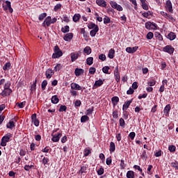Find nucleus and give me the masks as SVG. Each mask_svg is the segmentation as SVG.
<instances>
[{
    "label": "nucleus",
    "instance_id": "42",
    "mask_svg": "<svg viewBox=\"0 0 178 178\" xmlns=\"http://www.w3.org/2000/svg\"><path fill=\"white\" fill-rule=\"evenodd\" d=\"M60 69H62V65L60 63L57 64L54 67L55 72H59Z\"/></svg>",
    "mask_w": 178,
    "mask_h": 178
},
{
    "label": "nucleus",
    "instance_id": "54",
    "mask_svg": "<svg viewBox=\"0 0 178 178\" xmlns=\"http://www.w3.org/2000/svg\"><path fill=\"white\" fill-rule=\"evenodd\" d=\"M61 8H62V4L60 3L56 4L54 7L55 12H56V10H58V9H60Z\"/></svg>",
    "mask_w": 178,
    "mask_h": 178
},
{
    "label": "nucleus",
    "instance_id": "22",
    "mask_svg": "<svg viewBox=\"0 0 178 178\" xmlns=\"http://www.w3.org/2000/svg\"><path fill=\"white\" fill-rule=\"evenodd\" d=\"M154 37H156V40H159V41H163V37L159 33V32H156L154 33Z\"/></svg>",
    "mask_w": 178,
    "mask_h": 178
},
{
    "label": "nucleus",
    "instance_id": "32",
    "mask_svg": "<svg viewBox=\"0 0 178 178\" xmlns=\"http://www.w3.org/2000/svg\"><path fill=\"white\" fill-rule=\"evenodd\" d=\"M47 85H48V81H47V80H44L42 82L41 87H42V90H43V91L45 90V88H47Z\"/></svg>",
    "mask_w": 178,
    "mask_h": 178
},
{
    "label": "nucleus",
    "instance_id": "37",
    "mask_svg": "<svg viewBox=\"0 0 178 178\" xmlns=\"http://www.w3.org/2000/svg\"><path fill=\"white\" fill-rule=\"evenodd\" d=\"M170 111V104H168L165 106L164 108V113H169Z\"/></svg>",
    "mask_w": 178,
    "mask_h": 178
},
{
    "label": "nucleus",
    "instance_id": "39",
    "mask_svg": "<svg viewBox=\"0 0 178 178\" xmlns=\"http://www.w3.org/2000/svg\"><path fill=\"white\" fill-rule=\"evenodd\" d=\"M67 107L66 106L61 105L59 108V112H66Z\"/></svg>",
    "mask_w": 178,
    "mask_h": 178
},
{
    "label": "nucleus",
    "instance_id": "11",
    "mask_svg": "<svg viewBox=\"0 0 178 178\" xmlns=\"http://www.w3.org/2000/svg\"><path fill=\"white\" fill-rule=\"evenodd\" d=\"M13 92L12 89H3V90L0 93L1 97H8L10 95V93Z\"/></svg>",
    "mask_w": 178,
    "mask_h": 178
},
{
    "label": "nucleus",
    "instance_id": "34",
    "mask_svg": "<svg viewBox=\"0 0 178 178\" xmlns=\"http://www.w3.org/2000/svg\"><path fill=\"white\" fill-rule=\"evenodd\" d=\"M83 52L87 55H90V54H91V47H85V49H83Z\"/></svg>",
    "mask_w": 178,
    "mask_h": 178
},
{
    "label": "nucleus",
    "instance_id": "43",
    "mask_svg": "<svg viewBox=\"0 0 178 178\" xmlns=\"http://www.w3.org/2000/svg\"><path fill=\"white\" fill-rule=\"evenodd\" d=\"M168 149L170 152H175L176 151V146L175 145H170L168 147Z\"/></svg>",
    "mask_w": 178,
    "mask_h": 178
},
{
    "label": "nucleus",
    "instance_id": "9",
    "mask_svg": "<svg viewBox=\"0 0 178 178\" xmlns=\"http://www.w3.org/2000/svg\"><path fill=\"white\" fill-rule=\"evenodd\" d=\"M114 76H115L117 83H119V81H120V73H119V67L118 66L115 67V69L114 70Z\"/></svg>",
    "mask_w": 178,
    "mask_h": 178
},
{
    "label": "nucleus",
    "instance_id": "48",
    "mask_svg": "<svg viewBox=\"0 0 178 178\" xmlns=\"http://www.w3.org/2000/svg\"><path fill=\"white\" fill-rule=\"evenodd\" d=\"M52 22V18L50 16H48L44 21L43 22V23H51Z\"/></svg>",
    "mask_w": 178,
    "mask_h": 178
},
{
    "label": "nucleus",
    "instance_id": "27",
    "mask_svg": "<svg viewBox=\"0 0 178 178\" xmlns=\"http://www.w3.org/2000/svg\"><path fill=\"white\" fill-rule=\"evenodd\" d=\"M52 104H58L59 102V98H58L57 95H54L51 97Z\"/></svg>",
    "mask_w": 178,
    "mask_h": 178
},
{
    "label": "nucleus",
    "instance_id": "28",
    "mask_svg": "<svg viewBox=\"0 0 178 178\" xmlns=\"http://www.w3.org/2000/svg\"><path fill=\"white\" fill-rule=\"evenodd\" d=\"M131 104V100H129V101H127V102H125L124 105H123V108L122 109L124 110V109H127L129 108V106H130V104Z\"/></svg>",
    "mask_w": 178,
    "mask_h": 178
},
{
    "label": "nucleus",
    "instance_id": "61",
    "mask_svg": "<svg viewBox=\"0 0 178 178\" xmlns=\"http://www.w3.org/2000/svg\"><path fill=\"white\" fill-rule=\"evenodd\" d=\"M37 79H35V82L32 84L31 86V88H33V90H35L36 89V87H37Z\"/></svg>",
    "mask_w": 178,
    "mask_h": 178
},
{
    "label": "nucleus",
    "instance_id": "13",
    "mask_svg": "<svg viewBox=\"0 0 178 178\" xmlns=\"http://www.w3.org/2000/svg\"><path fill=\"white\" fill-rule=\"evenodd\" d=\"M102 84H104V81H102L101 79L96 81L92 87V90H95V88H98V87H101V86H102Z\"/></svg>",
    "mask_w": 178,
    "mask_h": 178
},
{
    "label": "nucleus",
    "instance_id": "21",
    "mask_svg": "<svg viewBox=\"0 0 178 178\" xmlns=\"http://www.w3.org/2000/svg\"><path fill=\"white\" fill-rule=\"evenodd\" d=\"M111 102L113 103V105H114V106H116V105H118V102H119V97H113L111 99Z\"/></svg>",
    "mask_w": 178,
    "mask_h": 178
},
{
    "label": "nucleus",
    "instance_id": "60",
    "mask_svg": "<svg viewBox=\"0 0 178 178\" xmlns=\"http://www.w3.org/2000/svg\"><path fill=\"white\" fill-rule=\"evenodd\" d=\"M142 158H143L144 159H147V158H148V156L147 155V152L143 151L141 155Z\"/></svg>",
    "mask_w": 178,
    "mask_h": 178
},
{
    "label": "nucleus",
    "instance_id": "1",
    "mask_svg": "<svg viewBox=\"0 0 178 178\" xmlns=\"http://www.w3.org/2000/svg\"><path fill=\"white\" fill-rule=\"evenodd\" d=\"M88 27L90 29H92L90 32V34L91 37H95L97 33H98V31L99 30L98 26L95 24L90 23V24H88Z\"/></svg>",
    "mask_w": 178,
    "mask_h": 178
},
{
    "label": "nucleus",
    "instance_id": "15",
    "mask_svg": "<svg viewBox=\"0 0 178 178\" xmlns=\"http://www.w3.org/2000/svg\"><path fill=\"white\" fill-rule=\"evenodd\" d=\"M71 88L72 90H77L78 91H80L82 90L81 86H80L79 84L76 83H71Z\"/></svg>",
    "mask_w": 178,
    "mask_h": 178
},
{
    "label": "nucleus",
    "instance_id": "26",
    "mask_svg": "<svg viewBox=\"0 0 178 178\" xmlns=\"http://www.w3.org/2000/svg\"><path fill=\"white\" fill-rule=\"evenodd\" d=\"M80 17H81V15H80V14H75L73 17V22H74L75 23L79 22V20H80Z\"/></svg>",
    "mask_w": 178,
    "mask_h": 178
},
{
    "label": "nucleus",
    "instance_id": "30",
    "mask_svg": "<svg viewBox=\"0 0 178 178\" xmlns=\"http://www.w3.org/2000/svg\"><path fill=\"white\" fill-rule=\"evenodd\" d=\"M10 66H11V64L10 62H8L6 63L3 67V70H9L10 69Z\"/></svg>",
    "mask_w": 178,
    "mask_h": 178
},
{
    "label": "nucleus",
    "instance_id": "25",
    "mask_svg": "<svg viewBox=\"0 0 178 178\" xmlns=\"http://www.w3.org/2000/svg\"><path fill=\"white\" fill-rule=\"evenodd\" d=\"M86 63H87V65H88V66H91V65H92V63H94V58L88 57L86 59Z\"/></svg>",
    "mask_w": 178,
    "mask_h": 178
},
{
    "label": "nucleus",
    "instance_id": "24",
    "mask_svg": "<svg viewBox=\"0 0 178 178\" xmlns=\"http://www.w3.org/2000/svg\"><path fill=\"white\" fill-rule=\"evenodd\" d=\"M115 149H116V146L115 145V143L111 142L110 143V152H115Z\"/></svg>",
    "mask_w": 178,
    "mask_h": 178
},
{
    "label": "nucleus",
    "instance_id": "44",
    "mask_svg": "<svg viewBox=\"0 0 178 178\" xmlns=\"http://www.w3.org/2000/svg\"><path fill=\"white\" fill-rule=\"evenodd\" d=\"M125 124H126V122H124V119L120 118V127H124Z\"/></svg>",
    "mask_w": 178,
    "mask_h": 178
},
{
    "label": "nucleus",
    "instance_id": "47",
    "mask_svg": "<svg viewBox=\"0 0 178 178\" xmlns=\"http://www.w3.org/2000/svg\"><path fill=\"white\" fill-rule=\"evenodd\" d=\"M99 59H100V60H106V56H105V54H102L99 56Z\"/></svg>",
    "mask_w": 178,
    "mask_h": 178
},
{
    "label": "nucleus",
    "instance_id": "8",
    "mask_svg": "<svg viewBox=\"0 0 178 178\" xmlns=\"http://www.w3.org/2000/svg\"><path fill=\"white\" fill-rule=\"evenodd\" d=\"M31 120H32V123H33L36 127H38L40 126V120L37 119L36 113H34L31 115Z\"/></svg>",
    "mask_w": 178,
    "mask_h": 178
},
{
    "label": "nucleus",
    "instance_id": "7",
    "mask_svg": "<svg viewBox=\"0 0 178 178\" xmlns=\"http://www.w3.org/2000/svg\"><path fill=\"white\" fill-rule=\"evenodd\" d=\"M51 136H52L51 141H53V143H58V141L60 140V137H62V133L51 134Z\"/></svg>",
    "mask_w": 178,
    "mask_h": 178
},
{
    "label": "nucleus",
    "instance_id": "57",
    "mask_svg": "<svg viewBox=\"0 0 178 178\" xmlns=\"http://www.w3.org/2000/svg\"><path fill=\"white\" fill-rule=\"evenodd\" d=\"M48 162H49V159L44 157L42 159L43 165H47V163H48Z\"/></svg>",
    "mask_w": 178,
    "mask_h": 178
},
{
    "label": "nucleus",
    "instance_id": "29",
    "mask_svg": "<svg viewBox=\"0 0 178 178\" xmlns=\"http://www.w3.org/2000/svg\"><path fill=\"white\" fill-rule=\"evenodd\" d=\"M127 178H134V172L132 170H129L127 172Z\"/></svg>",
    "mask_w": 178,
    "mask_h": 178
},
{
    "label": "nucleus",
    "instance_id": "4",
    "mask_svg": "<svg viewBox=\"0 0 178 178\" xmlns=\"http://www.w3.org/2000/svg\"><path fill=\"white\" fill-rule=\"evenodd\" d=\"M145 27L147 30H158V25L154 23H146Z\"/></svg>",
    "mask_w": 178,
    "mask_h": 178
},
{
    "label": "nucleus",
    "instance_id": "56",
    "mask_svg": "<svg viewBox=\"0 0 178 178\" xmlns=\"http://www.w3.org/2000/svg\"><path fill=\"white\" fill-rule=\"evenodd\" d=\"M129 137H130L131 140H134V137H136V133L135 132H131L129 134Z\"/></svg>",
    "mask_w": 178,
    "mask_h": 178
},
{
    "label": "nucleus",
    "instance_id": "6",
    "mask_svg": "<svg viewBox=\"0 0 178 178\" xmlns=\"http://www.w3.org/2000/svg\"><path fill=\"white\" fill-rule=\"evenodd\" d=\"M163 51L172 55V54L175 52V48H173L172 45H167L165 47H163Z\"/></svg>",
    "mask_w": 178,
    "mask_h": 178
},
{
    "label": "nucleus",
    "instance_id": "63",
    "mask_svg": "<svg viewBox=\"0 0 178 178\" xmlns=\"http://www.w3.org/2000/svg\"><path fill=\"white\" fill-rule=\"evenodd\" d=\"M147 93H144L143 95H140L139 96H138V99H141L142 98H147Z\"/></svg>",
    "mask_w": 178,
    "mask_h": 178
},
{
    "label": "nucleus",
    "instance_id": "40",
    "mask_svg": "<svg viewBox=\"0 0 178 178\" xmlns=\"http://www.w3.org/2000/svg\"><path fill=\"white\" fill-rule=\"evenodd\" d=\"M95 72H97V69L94 67H91L89 68V73L90 74H95Z\"/></svg>",
    "mask_w": 178,
    "mask_h": 178
},
{
    "label": "nucleus",
    "instance_id": "12",
    "mask_svg": "<svg viewBox=\"0 0 178 178\" xmlns=\"http://www.w3.org/2000/svg\"><path fill=\"white\" fill-rule=\"evenodd\" d=\"M165 37L168 40H170V41H173V40H176V33L170 32Z\"/></svg>",
    "mask_w": 178,
    "mask_h": 178
},
{
    "label": "nucleus",
    "instance_id": "3",
    "mask_svg": "<svg viewBox=\"0 0 178 178\" xmlns=\"http://www.w3.org/2000/svg\"><path fill=\"white\" fill-rule=\"evenodd\" d=\"M10 137H12V134H7L6 136H3L0 145H1V147H6V143H9Z\"/></svg>",
    "mask_w": 178,
    "mask_h": 178
},
{
    "label": "nucleus",
    "instance_id": "41",
    "mask_svg": "<svg viewBox=\"0 0 178 178\" xmlns=\"http://www.w3.org/2000/svg\"><path fill=\"white\" fill-rule=\"evenodd\" d=\"M11 84L10 81H7L4 85V89L10 90Z\"/></svg>",
    "mask_w": 178,
    "mask_h": 178
},
{
    "label": "nucleus",
    "instance_id": "10",
    "mask_svg": "<svg viewBox=\"0 0 178 178\" xmlns=\"http://www.w3.org/2000/svg\"><path fill=\"white\" fill-rule=\"evenodd\" d=\"M165 8L168 9V10L170 12V13H173V6H172V1L170 0H168L165 2Z\"/></svg>",
    "mask_w": 178,
    "mask_h": 178
},
{
    "label": "nucleus",
    "instance_id": "17",
    "mask_svg": "<svg viewBox=\"0 0 178 178\" xmlns=\"http://www.w3.org/2000/svg\"><path fill=\"white\" fill-rule=\"evenodd\" d=\"M96 3H97L99 6L106 8V1H105L104 0H96Z\"/></svg>",
    "mask_w": 178,
    "mask_h": 178
},
{
    "label": "nucleus",
    "instance_id": "50",
    "mask_svg": "<svg viewBox=\"0 0 178 178\" xmlns=\"http://www.w3.org/2000/svg\"><path fill=\"white\" fill-rule=\"evenodd\" d=\"M127 94L128 95H132V94H134V90L133 88H130L129 90H128L127 91Z\"/></svg>",
    "mask_w": 178,
    "mask_h": 178
},
{
    "label": "nucleus",
    "instance_id": "59",
    "mask_svg": "<svg viewBox=\"0 0 178 178\" xmlns=\"http://www.w3.org/2000/svg\"><path fill=\"white\" fill-rule=\"evenodd\" d=\"M81 34H83V37H87V32H86L84 28L81 29Z\"/></svg>",
    "mask_w": 178,
    "mask_h": 178
},
{
    "label": "nucleus",
    "instance_id": "20",
    "mask_svg": "<svg viewBox=\"0 0 178 178\" xmlns=\"http://www.w3.org/2000/svg\"><path fill=\"white\" fill-rule=\"evenodd\" d=\"M74 73H75V76H81V74H83V73H84V70L76 68Z\"/></svg>",
    "mask_w": 178,
    "mask_h": 178
},
{
    "label": "nucleus",
    "instance_id": "23",
    "mask_svg": "<svg viewBox=\"0 0 178 178\" xmlns=\"http://www.w3.org/2000/svg\"><path fill=\"white\" fill-rule=\"evenodd\" d=\"M115 55V49H111L108 51V56L110 59H113Z\"/></svg>",
    "mask_w": 178,
    "mask_h": 178
},
{
    "label": "nucleus",
    "instance_id": "38",
    "mask_svg": "<svg viewBox=\"0 0 178 178\" xmlns=\"http://www.w3.org/2000/svg\"><path fill=\"white\" fill-rule=\"evenodd\" d=\"M146 37L147 40H152V38H154V33L152 32H149Z\"/></svg>",
    "mask_w": 178,
    "mask_h": 178
},
{
    "label": "nucleus",
    "instance_id": "46",
    "mask_svg": "<svg viewBox=\"0 0 178 178\" xmlns=\"http://www.w3.org/2000/svg\"><path fill=\"white\" fill-rule=\"evenodd\" d=\"M45 17H47V13H43L40 15L39 20H44V19H45Z\"/></svg>",
    "mask_w": 178,
    "mask_h": 178
},
{
    "label": "nucleus",
    "instance_id": "2",
    "mask_svg": "<svg viewBox=\"0 0 178 178\" xmlns=\"http://www.w3.org/2000/svg\"><path fill=\"white\" fill-rule=\"evenodd\" d=\"M54 53L52 55L53 59H58V58H60L63 55V52H62V50L59 48V46L56 45L54 47Z\"/></svg>",
    "mask_w": 178,
    "mask_h": 178
},
{
    "label": "nucleus",
    "instance_id": "36",
    "mask_svg": "<svg viewBox=\"0 0 178 178\" xmlns=\"http://www.w3.org/2000/svg\"><path fill=\"white\" fill-rule=\"evenodd\" d=\"M62 33H69L70 31V28L69 26H65V27L61 29Z\"/></svg>",
    "mask_w": 178,
    "mask_h": 178
},
{
    "label": "nucleus",
    "instance_id": "19",
    "mask_svg": "<svg viewBox=\"0 0 178 178\" xmlns=\"http://www.w3.org/2000/svg\"><path fill=\"white\" fill-rule=\"evenodd\" d=\"M73 38V33H67L64 38L63 40L65 41H70V40H72Z\"/></svg>",
    "mask_w": 178,
    "mask_h": 178
},
{
    "label": "nucleus",
    "instance_id": "16",
    "mask_svg": "<svg viewBox=\"0 0 178 178\" xmlns=\"http://www.w3.org/2000/svg\"><path fill=\"white\" fill-rule=\"evenodd\" d=\"M54 70H52V69H48L47 71H46V77L47 79H51V77H52V76H54Z\"/></svg>",
    "mask_w": 178,
    "mask_h": 178
},
{
    "label": "nucleus",
    "instance_id": "18",
    "mask_svg": "<svg viewBox=\"0 0 178 178\" xmlns=\"http://www.w3.org/2000/svg\"><path fill=\"white\" fill-rule=\"evenodd\" d=\"M79 55L80 54H79V53H71L70 56L72 62H74V60H76Z\"/></svg>",
    "mask_w": 178,
    "mask_h": 178
},
{
    "label": "nucleus",
    "instance_id": "45",
    "mask_svg": "<svg viewBox=\"0 0 178 178\" xmlns=\"http://www.w3.org/2000/svg\"><path fill=\"white\" fill-rule=\"evenodd\" d=\"M16 105H17V106H19V108H24V105H26V101H24V102H21V103H17L16 104Z\"/></svg>",
    "mask_w": 178,
    "mask_h": 178
},
{
    "label": "nucleus",
    "instance_id": "33",
    "mask_svg": "<svg viewBox=\"0 0 178 178\" xmlns=\"http://www.w3.org/2000/svg\"><path fill=\"white\" fill-rule=\"evenodd\" d=\"M109 66H105L102 68L103 73H105V74H109Z\"/></svg>",
    "mask_w": 178,
    "mask_h": 178
},
{
    "label": "nucleus",
    "instance_id": "49",
    "mask_svg": "<svg viewBox=\"0 0 178 178\" xmlns=\"http://www.w3.org/2000/svg\"><path fill=\"white\" fill-rule=\"evenodd\" d=\"M106 165H108V166H109L110 165H111V163H112V158H111V157L107 158V159H106Z\"/></svg>",
    "mask_w": 178,
    "mask_h": 178
},
{
    "label": "nucleus",
    "instance_id": "5",
    "mask_svg": "<svg viewBox=\"0 0 178 178\" xmlns=\"http://www.w3.org/2000/svg\"><path fill=\"white\" fill-rule=\"evenodd\" d=\"M110 5L113 8V9H117L119 12H122V10H123V8L121 7L120 5H118V3L115 1H110Z\"/></svg>",
    "mask_w": 178,
    "mask_h": 178
},
{
    "label": "nucleus",
    "instance_id": "62",
    "mask_svg": "<svg viewBox=\"0 0 178 178\" xmlns=\"http://www.w3.org/2000/svg\"><path fill=\"white\" fill-rule=\"evenodd\" d=\"M142 8L145 10H148V5H147L145 3H142Z\"/></svg>",
    "mask_w": 178,
    "mask_h": 178
},
{
    "label": "nucleus",
    "instance_id": "51",
    "mask_svg": "<svg viewBox=\"0 0 178 178\" xmlns=\"http://www.w3.org/2000/svg\"><path fill=\"white\" fill-rule=\"evenodd\" d=\"M104 168H100L98 170H97V175H99V176H102V174L104 173Z\"/></svg>",
    "mask_w": 178,
    "mask_h": 178
},
{
    "label": "nucleus",
    "instance_id": "52",
    "mask_svg": "<svg viewBox=\"0 0 178 178\" xmlns=\"http://www.w3.org/2000/svg\"><path fill=\"white\" fill-rule=\"evenodd\" d=\"M120 166L121 169H124V168H126V164H124V160H123V159L121 160Z\"/></svg>",
    "mask_w": 178,
    "mask_h": 178
},
{
    "label": "nucleus",
    "instance_id": "35",
    "mask_svg": "<svg viewBox=\"0 0 178 178\" xmlns=\"http://www.w3.org/2000/svg\"><path fill=\"white\" fill-rule=\"evenodd\" d=\"M6 127L8 129H13V127H15V122L13 121H10Z\"/></svg>",
    "mask_w": 178,
    "mask_h": 178
},
{
    "label": "nucleus",
    "instance_id": "31",
    "mask_svg": "<svg viewBox=\"0 0 178 178\" xmlns=\"http://www.w3.org/2000/svg\"><path fill=\"white\" fill-rule=\"evenodd\" d=\"M90 120V118H88V116H87V115H83L81 118V123H86V122H87V120Z\"/></svg>",
    "mask_w": 178,
    "mask_h": 178
},
{
    "label": "nucleus",
    "instance_id": "55",
    "mask_svg": "<svg viewBox=\"0 0 178 178\" xmlns=\"http://www.w3.org/2000/svg\"><path fill=\"white\" fill-rule=\"evenodd\" d=\"M90 154H91V150L90 149H85L84 156H88Z\"/></svg>",
    "mask_w": 178,
    "mask_h": 178
},
{
    "label": "nucleus",
    "instance_id": "64",
    "mask_svg": "<svg viewBox=\"0 0 178 178\" xmlns=\"http://www.w3.org/2000/svg\"><path fill=\"white\" fill-rule=\"evenodd\" d=\"M81 102L80 100H76L75 102V106H81Z\"/></svg>",
    "mask_w": 178,
    "mask_h": 178
},
{
    "label": "nucleus",
    "instance_id": "58",
    "mask_svg": "<svg viewBox=\"0 0 178 178\" xmlns=\"http://www.w3.org/2000/svg\"><path fill=\"white\" fill-rule=\"evenodd\" d=\"M86 170H87V168L83 166L81 168V170H79V173H81V175H83V173L86 172Z\"/></svg>",
    "mask_w": 178,
    "mask_h": 178
},
{
    "label": "nucleus",
    "instance_id": "53",
    "mask_svg": "<svg viewBox=\"0 0 178 178\" xmlns=\"http://www.w3.org/2000/svg\"><path fill=\"white\" fill-rule=\"evenodd\" d=\"M104 23H111V18L109 17H105L104 19Z\"/></svg>",
    "mask_w": 178,
    "mask_h": 178
},
{
    "label": "nucleus",
    "instance_id": "14",
    "mask_svg": "<svg viewBox=\"0 0 178 178\" xmlns=\"http://www.w3.org/2000/svg\"><path fill=\"white\" fill-rule=\"evenodd\" d=\"M137 49H138V47H127L126 51L128 52V54H134Z\"/></svg>",
    "mask_w": 178,
    "mask_h": 178
}]
</instances>
